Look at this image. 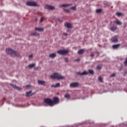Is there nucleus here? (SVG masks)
<instances>
[{"label": "nucleus", "instance_id": "obj_31", "mask_svg": "<svg viewBox=\"0 0 127 127\" xmlns=\"http://www.w3.org/2000/svg\"><path fill=\"white\" fill-rule=\"evenodd\" d=\"M110 77H116V74L113 73L111 75Z\"/></svg>", "mask_w": 127, "mask_h": 127}, {"label": "nucleus", "instance_id": "obj_24", "mask_svg": "<svg viewBox=\"0 0 127 127\" xmlns=\"http://www.w3.org/2000/svg\"><path fill=\"white\" fill-rule=\"evenodd\" d=\"M31 35L32 36H39V34L37 33H32Z\"/></svg>", "mask_w": 127, "mask_h": 127}, {"label": "nucleus", "instance_id": "obj_13", "mask_svg": "<svg viewBox=\"0 0 127 127\" xmlns=\"http://www.w3.org/2000/svg\"><path fill=\"white\" fill-rule=\"evenodd\" d=\"M38 83L39 85H45L46 82L44 80H38Z\"/></svg>", "mask_w": 127, "mask_h": 127}, {"label": "nucleus", "instance_id": "obj_17", "mask_svg": "<svg viewBox=\"0 0 127 127\" xmlns=\"http://www.w3.org/2000/svg\"><path fill=\"white\" fill-rule=\"evenodd\" d=\"M35 30H38V31L43 32L44 31V28H35Z\"/></svg>", "mask_w": 127, "mask_h": 127}, {"label": "nucleus", "instance_id": "obj_18", "mask_svg": "<svg viewBox=\"0 0 127 127\" xmlns=\"http://www.w3.org/2000/svg\"><path fill=\"white\" fill-rule=\"evenodd\" d=\"M69 5H71L70 4H63L60 5V7H64L66 6H69Z\"/></svg>", "mask_w": 127, "mask_h": 127}, {"label": "nucleus", "instance_id": "obj_26", "mask_svg": "<svg viewBox=\"0 0 127 127\" xmlns=\"http://www.w3.org/2000/svg\"><path fill=\"white\" fill-rule=\"evenodd\" d=\"M35 66V64H32L29 65V68H33Z\"/></svg>", "mask_w": 127, "mask_h": 127}, {"label": "nucleus", "instance_id": "obj_9", "mask_svg": "<svg viewBox=\"0 0 127 127\" xmlns=\"http://www.w3.org/2000/svg\"><path fill=\"white\" fill-rule=\"evenodd\" d=\"M78 86H79V83L78 82H72L70 84V87H71V88H76V87H78Z\"/></svg>", "mask_w": 127, "mask_h": 127}, {"label": "nucleus", "instance_id": "obj_32", "mask_svg": "<svg viewBox=\"0 0 127 127\" xmlns=\"http://www.w3.org/2000/svg\"><path fill=\"white\" fill-rule=\"evenodd\" d=\"M64 11H66V12H70V9H64Z\"/></svg>", "mask_w": 127, "mask_h": 127}, {"label": "nucleus", "instance_id": "obj_20", "mask_svg": "<svg viewBox=\"0 0 127 127\" xmlns=\"http://www.w3.org/2000/svg\"><path fill=\"white\" fill-rule=\"evenodd\" d=\"M55 57H56V55L55 53H53L49 55L50 58H55Z\"/></svg>", "mask_w": 127, "mask_h": 127}, {"label": "nucleus", "instance_id": "obj_11", "mask_svg": "<svg viewBox=\"0 0 127 127\" xmlns=\"http://www.w3.org/2000/svg\"><path fill=\"white\" fill-rule=\"evenodd\" d=\"M10 85L11 86H12V87L14 88V89H16V90H18V91H20V90H21V88L20 87H18V86H16L14 84H10Z\"/></svg>", "mask_w": 127, "mask_h": 127}, {"label": "nucleus", "instance_id": "obj_35", "mask_svg": "<svg viewBox=\"0 0 127 127\" xmlns=\"http://www.w3.org/2000/svg\"><path fill=\"white\" fill-rule=\"evenodd\" d=\"M63 35H64V36H67L68 35V34L66 33H64Z\"/></svg>", "mask_w": 127, "mask_h": 127}, {"label": "nucleus", "instance_id": "obj_12", "mask_svg": "<svg viewBox=\"0 0 127 127\" xmlns=\"http://www.w3.org/2000/svg\"><path fill=\"white\" fill-rule=\"evenodd\" d=\"M64 26H65V27H67V28H72V24L68 22H65L64 23Z\"/></svg>", "mask_w": 127, "mask_h": 127}, {"label": "nucleus", "instance_id": "obj_16", "mask_svg": "<svg viewBox=\"0 0 127 127\" xmlns=\"http://www.w3.org/2000/svg\"><path fill=\"white\" fill-rule=\"evenodd\" d=\"M32 93V91H30L28 92H26V97H30L32 96V94H31Z\"/></svg>", "mask_w": 127, "mask_h": 127}, {"label": "nucleus", "instance_id": "obj_15", "mask_svg": "<svg viewBox=\"0 0 127 127\" xmlns=\"http://www.w3.org/2000/svg\"><path fill=\"white\" fill-rule=\"evenodd\" d=\"M117 28L118 27L117 26H112L110 27V29L111 31H115V30H117Z\"/></svg>", "mask_w": 127, "mask_h": 127}, {"label": "nucleus", "instance_id": "obj_14", "mask_svg": "<svg viewBox=\"0 0 127 127\" xmlns=\"http://www.w3.org/2000/svg\"><path fill=\"white\" fill-rule=\"evenodd\" d=\"M120 46H121L120 44L113 45L112 46V48H113V49H118V48H119V47H120Z\"/></svg>", "mask_w": 127, "mask_h": 127}, {"label": "nucleus", "instance_id": "obj_37", "mask_svg": "<svg viewBox=\"0 0 127 127\" xmlns=\"http://www.w3.org/2000/svg\"><path fill=\"white\" fill-rule=\"evenodd\" d=\"M32 57H33L32 55H30L29 56V58H32Z\"/></svg>", "mask_w": 127, "mask_h": 127}, {"label": "nucleus", "instance_id": "obj_38", "mask_svg": "<svg viewBox=\"0 0 127 127\" xmlns=\"http://www.w3.org/2000/svg\"><path fill=\"white\" fill-rule=\"evenodd\" d=\"M93 56H94V54H93V53H92V54H91L90 55V57H93Z\"/></svg>", "mask_w": 127, "mask_h": 127}, {"label": "nucleus", "instance_id": "obj_1", "mask_svg": "<svg viewBox=\"0 0 127 127\" xmlns=\"http://www.w3.org/2000/svg\"><path fill=\"white\" fill-rule=\"evenodd\" d=\"M51 78L52 79H55L56 80H63V79H65V76H62L61 74L59 73L55 72L51 75Z\"/></svg>", "mask_w": 127, "mask_h": 127}, {"label": "nucleus", "instance_id": "obj_19", "mask_svg": "<svg viewBox=\"0 0 127 127\" xmlns=\"http://www.w3.org/2000/svg\"><path fill=\"white\" fill-rule=\"evenodd\" d=\"M52 87L54 88H58V87H60V83H57L56 85H52Z\"/></svg>", "mask_w": 127, "mask_h": 127}, {"label": "nucleus", "instance_id": "obj_34", "mask_svg": "<svg viewBox=\"0 0 127 127\" xmlns=\"http://www.w3.org/2000/svg\"><path fill=\"white\" fill-rule=\"evenodd\" d=\"M75 62H79L80 61V59H77L76 60H75Z\"/></svg>", "mask_w": 127, "mask_h": 127}, {"label": "nucleus", "instance_id": "obj_2", "mask_svg": "<svg viewBox=\"0 0 127 127\" xmlns=\"http://www.w3.org/2000/svg\"><path fill=\"white\" fill-rule=\"evenodd\" d=\"M6 52L7 54L10 55V56H18L19 55L17 52L13 51L11 49H7L6 50Z\"/></svg>", "mask_w": 127, "mask_h": 127}, {"label": "nucleus", "instance_id": "obj_30", "mask_svg": "<svg viewBox=\"0 0 127 127\" xmlns=\"http://www.w3.org/2000/svg\"><path fill=\"white\" fill-rule=\"evenodd\" d=\"M70 8H71V9H72L73 10H76V7H75V6H72Z\"/></svg>", "mask_w": 127, "mask_h": 127}, {"label": "nucleus", "instance_id": "obj_4", "mask_svg": "<svg viewBox=\"0 0 127 127\" xmlns=\"http://www.w3.org/2000/svg\"><path fill=\"white\" fill-rule=\"evenodd\" d=\"M44 102L45 104H47V105H49L51 107L53 106V101L50 98L45 99L44 100Z\"/></svg>", "mask_w": 127, "mask_h": 127}, {"label": "nucleus", "instance_id": "obj_28", "mask_svg": "<svg viewBox=\"0 0 127 127\" xmlns=\"http://www.w3.org/2000/svg\"><path fill=\"white\" fill-rule=\"evenodd\" d=\"M98 80H99L100 82H103V78L101 76L98 77Z\"/></svg>", "mask_w": 127, "mask_h": 127}, {"label": "nucleus", "instance_id": "obj_29", "mask_svg": "<svg viewBox=\"0 0 127 127\" xmlns=\"http://www.w3.org/2000/svg\"><path fill=\"white\" fill-rule=\"evenodd\" d=\"M43 20H44V17H42L40 20V22H42Z\"/></svg>", "mask_w": 127, "mask_h": 127}, {"label": "nucleus", "instance_id": "obj_39", "mask_svg": "<svg viewBox=\"0 0 127 127\" xmlns=\"http://www.w3.org/2000/svg\"><path fill=\"white\" fill-rule=\"evenodd\" d=\"M26 87H29V85H26Z\"/></svg>", "mask_w": 127, "mask_h": 127}, {"label": "nucleus", "instance_id": "obj_33", "mask_svg": "<svg viewBox=\"0 0 127 127\" xmlns=\"http://www.w3.org/2000/svg\"><path fill=\"white\" fill-rule=\"evenodd\" d=\"M101 66H100V65H98L97 66V69H98L99 70H100V69H101Z\"/></svg>", "mask_w": 127, "mask_h": 127}, {"label": "nucleus", "instance_id": "obj_3", "mask_svg": "<svg viewBox=\"0 0 127 127\" xmlns=\"http://www.w3.org/2000/svg\"><path fill=\"white\" fill-rule=\"evenodd\" d=\"M89 73L91 75H94V70L92 69H89V72L87 71H84L83 72H80V71H78L76 72V75H80V76H85V75H88Z\"/></svg>", "mask_w": 127, "mask_h": 127}, {"label": "nucleus", "instance_id": "obj_10", "mask_svg": "<svg viewBox=\"0 0 127 127\" xmlns=\"http://www.w3.org/2000/svg\"><path fill=\"white\" fill-rule=\"evenodd\" d=\"M111 41L113 43L118 42L119 40L118 39V36H114L113 37L111 38Z\"/></svg>", "mask_w": 127, "mask_h": 127}, {"label": "nucleus", "instance_id": "obj_7", "mask_svg": "<svg viewBox=\"0 0 127 127\" xmlns=\"http://www.w3.org/2000/svg\"><path fill=\"white\" fill-rule=\"evenodd\" d=\"M45 8L48 9L49 10H53V9H55V7L50 5H46L45 6Z\"/></svg>", "mask_w": 127, "mask_h": 127}, {"label": "nucleus", "instance_id": "obj_8", "mask_svg": "<svg viewBox=\"0 0 127 127\" xmlns=\"http://www.w3.org/2000/svg\"><path fill=\"white\" fill-rule=\"evenodd\" d=\"M59 103V98L57 97H54L53 101V106Z\"/></svg>", "mask_w": 127, "mask_h": 127}, {"label": "nucleus", "instance_id": "obj_5", "mask_svg": "<svg viewBox=\"0 0 127 127\" xmlns=\"http://www.w3.org/2000/svg\"><path fill=\"white\" fill-rule=\"evenodd\" d=\"M26 4L28 6H39V5L37 4V3L33 1H28L26 3Z\"/></svg>", "mask_w": 127, "mask_h": 127}, {"label": "nucleus", "instance_id": "obj_36", "mask_svg": "<svg viewBox=\"0 0 127 127\" xmlns=\"http://www.w3.org/2000/svg\"><path fill=\"white\" fill-rule=\"evenodd\" d=\"M64 60H65V62H68V58H65Z\"/></svg>", "mask_w": 127, "mask_h": 127}, {"label": "nucleus", "instance_id": "obj_6", "mask_svg": "<svg viewBox=\"0 0 127 127\" xmlns=\"http://www.w3.org/2000/svg\"><path fill=\"white\" fill-rule=\"evenodd\" d=\"M57 53L60 54V55H66L69 53V51L65 50H59L57 51Z\"/></svg>", "mask_w": 127, "mask_h": 127}, {"label": "nucleus", "instance_id": "obj_22", "mask_svg": "<svg viewBox=\"0 0 127 127\" xmlns=\"http://www.w3.org/2000/svg\"><path fill=\"white\" fill-rule=\"evenodd\" d=\"M85 52V50L82 49V50H80L78 51V54H83Z\"/></svg>", "mask_w": 127, "mask_h": 127}, {"label": "nucleus", "instance_id": "obj_27", "mask_svg": "<svg viewBox=\"0 0 127 127\" xmlns=\"http://www.w3.org/2000/svg\"><path fill=\"white\" fill-rule=\"evenodd\" d=\"M116 14L117 15V16H122L123 15V13L120 12H116Z\"/></svg>", "mask_w": 127, "mask_h": 127}, {"label": "nucleus", "instance_id": "obj_21", "mask_svg": "<svg viewBox=\"0 0 127 127\" xmlns=\"http://www.w3.org/2000/svg\"><path fill=\"white\" fill-rule=\"evenodd\" d=\"M70 94L66 93L64 95V98H65L66 99H67V100H69V99H70Z\"/></svg>", "mask_w": 127, "mask_h": 127}, {"label": "nucleus", "instance_id": "obj_23", "mask_svg": "<svg viewBox=\"0 0 127 127\" xmlns=\"http://www.w3.org/2000/svg\"><path fill=\"white\" fill-rule=\"evenodd\" d=\"M103 10L102 9H97L96 10V13H101Z\"/></svg>", "mask_w": 127, "mask_h": 127}, {"label": "nucleus", "instance_id": "obj_25", "mask_svg": "<svg viewBox=\"0 0 127 127\" xmlns=\"http://www.w3.org/2000/svg\"><path fill=\"white\" fill-rule=\"evenodd\" d=\"M116 23L117 24V25H122V22H121V21H119L118 20H116Z\"/></svg>", "mask_w": 127, "mask_h": 127}]
</instances>
